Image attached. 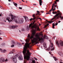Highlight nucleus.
Listing matches in <instances>:
<instances>
[{
	"label": "nucleus",
	"mask_w": 63,
	"mask_h": 63,
	"mask_svg": "<svg viewBox=\"0 0 63 63\" xmlns=\"http://www.w3.org/2000/svg\"><path fill=\"white\" fill-rule=\"evenodd\" d=\"M35 22V21H34L33 23H31L29 25V27L27 26V30H29V29H31L32 34L31 36H30V34H28L27 36V38H28L26 40V43L25 44L24 47H31V46L30 45V44H31V43H29L30 39L33 38L34 36H35L36 30L33 29V28H35V29H39V27L38 26V25L36 23L34 24Z\"/></svg>",
	"instance_id": "nucleus-1"
},
{
	"label": "nucleus",
	"mask_w": 63,
	"mask_h": 63,
	"mask_svg": "<svg viewBox=\"0 0 63 63\" xmlns=\"http://www.w3.org/2000/svg\"><path fill=\"white\" fill-rule=\"evenodd\" d=\"M35 36L36 38H34V37L33 38L31 39L32 44H33L34 43L38 44L39 43V42H40L41 43H43L44 41V39H48V37L46 35H45L44 37L42 36V37H40V35L37 34Z\"/></svg>",
	"instance_id": "nucleus-2"
},
{
	"label": "nucleus",
	"mask_w": 63,
	"mask_h": 63,
	"mask_svg": "<svg viewBox=\"0 0 63 63\" xmlns=\"http://www.w3.org/2000/svg\"><path fill=\"white\" fill-rule=\"evenodd\" d=\"M9 16H11V19H10V17H8L6 19V20H8L9 22H10L11 21H12L13 20L14 21H15L17 23H22L23 22V19H19V18L16 19V16H13L11 13L10 14Z\"/></svg>",
	"instance_id": "nucleus-3"
},
{
	"label": "nucleus",
	"mask_w": 63,
	"mask_h": 63,
	"mask_svg": "<svg viewBox=\"0 0 63 63\" xmlns=\"http://www.w3.org/2000/svg\"><path fill=\"white\" fill-rule=\"evenodd\" d=\"M58 13H57L56 15L54 16V18L52 19L51 20H53L54 19H55L56 20L57 19H58L60 17L61 19H63V17H62V14L61 12H60V11L58 10L57 11Z\"/></svg>",
	"instance_id": "nucleus-4"
},
{
	"label": "nucleus",
	"mask_w": 63,
	"mask_h": 63,
	"mask_svg": "<svg viewBox=\"0 0 63 63\" xmlns=\"http://www.w3.org/2000/svg\"><path fill=\"white\" fill-rule=\"evenodd\" d=\"M56 43L57 45L58 46V47H60V46H62V47H63V42L62 40H61L59 41L60 45L58 41L56 42Z\"/></svg>",
	"instance_id": "nucleus-5"
},
{
	"label": "nucleus",
	"mask_w": 63,
	"mask_h": 63,
	"mask_svg": "<svg viewBox=\"0 0 63 63\" xmlns=\"http://www.w3.org/2000/svg\"><path fill=\"white\" fill-rule=\"evenodd\" d=\"M51 46H49L48 48L47 49V50H49L50 49H51V51H52V50H53L54 49V47H53V48L52 49V48L53 47V45L52 43H51Z\"/></svg>",
	"instance_id": "nucleus-6"
},
{
	"label": "nucleus",
	"mask_w": 63,
	"mask_h": 63,
	"mask_svg": "<svg viewBox=\"0 0 63 63\" xmlns=\"http://www.w3.org/2000/svg\"><path fill=\"white\" fill-rule=\"evenodd\" d=\"M18 57V55L16 54L15 56V57L13 58V61L15 62V63H16L17 62V59H16V57Z\"/></svg>",
	"instance_id": "nucleus-7"
},
{
	"label": "nucleus",
	"mask_w": 63,
	"mask_h": 63,
	"mask_svg": "<svg viewBox=\"0 0 63 63\" xmlns=\"http://www.w3.org/2000/svg\"><path fill=\"white\" fill-rule=\"evenodd\" d=\"M46 21H47L46 22V23L47 25H45V27H44V28H46V27H47L48 25H49V24H47V22H48V23H52V22H53L52 21H49L47 20H46Z\"/></svg>",
	"instance_id": "nucleus-8"
},
{
	"label": "nucleus",
	"mask_w": 63,
	"mask_h": 63,
	"mask_svg": "<svg viewBox=\"0 0 63 63\" xmlns=\"http://www.w3.org/2000/svg\"><path fill=\"white\" fill-rule=\"evenodd\" d=\"M35 16L36 15H35V14H33L32 15L33 17V18H31L30 19V21H31L32 20H34L36 18V17Z\"/></svg>",
	"instance_id": "nucleus-9"
},
{
	"label": "nucleus",
	"mask_w": 63,
	"mask_h": 63,
	"mask_svg": "<svg viewBox=\"0 0 63 63\" xmlns=\"http://www.w3.org/2000/svg\"><path fill=\"white\" fill-rule=\"evenodd\" d=\"M5 61V59L3 58H0V62L2 63L4 62Z\"/></svg>",
	"instance_id": "nucleus-10"
},
{
	"label": "nucleus",
	"mask_w": 63,
	"mask_h": 63,
	"mask_svg": "<svg viewBox=\"0 0 63 63\" xmlns=\"http://www.w3.org/2000/svg\"><path fill=\"white\" fill-rule=\"evenodd\" d=\"M18 27V26H11V29H14L15 28H17Z\"/></svg>",
	"instance_id": "nucleus-11"
},
{
	"label": "nucleus",
	"mask_w": 63,
	"mask_h": 63,
	"mask_svg": "<svg viewBox=\"0 0 63 63\" xmlns=\"http://www.w3.org/2000/svg\"><path fill=\"white\" fill-rule=\"evenodd\" d=\"M0 50H1L2 52L5 53L6 51V50L4 49L3 50H2V49L0 48Z\"/></svg>",
	"instance_id": "nucleus-12"
},
{
	"label": "nucleus",
	"mask_w": 63,
	"mask_h": 63,
	"mask_svg": "<svg viewBox=\"0 0 63 63\" xmlns=\"http://www.w3.org/2000/svg\"><path fill=\"white\" fill-rule=\"evenodd\" d=\"M18 59L20 60H23V58H22V56H21L18 57Z\"/></svg>",
	"instance_id": "nucleus-13"
},
{
	"label": "nucleus",
	"mask_w": 63,
	"mask_h": 63,
	"mask_svg": "<svg viewBox=\"0 0 63 63\" xmlns=\"http://www.w3.org/2000/svg\"><path fill=\"white\" fill-rule=\"evenodd\" d=\"M37 13L36 14V16H38V15L39 16H41V15L40 14V12L39 11H37Z\"/></svg>",
	"instance_id": "nucleus-14"
},
{
	"label": "nucleus",
	"mask_w": 63,
	"mask_h": 63,
	"mask_svg": "<svg viewBox=\"0 0 63 63\" xmlns=\"http://www.w3.org/2000/svg\"><path fill=\"white\" fill-rule=\"evenodd\" d=\"M58 53L59 55H61V56H63V53H62V52H58Z\"/></svg>",
	"instance_id": "nucleus-15"
},
{
	"label": "nucleus",
	"mask_w": 63,
	"mask_h": 63,
	"mask_svg": "<svg viewBox=\"0 0 63 63\" xmlns=\"http://www.w3.org/2000/svg\"><path fill=\"white\" fill-rule=\"evenodd\" d=\"M39 3L40 6L42 5V0H39Z\"/></svg>",
	"instance_id": "nucleus-16"
},
{
	"label": "nucleus",
	"mask_w": 63,
	"mask_h": 63,
	"mask_svg": "<svg viewBox=\"0 0 63 63\" xmlns=\"http://www.w3.org/2000/svg\"><path fill=\"white\" fill-rule=\"evenodd\" d=\"M43 46L46 48L47 47V44L45 43H44L43 44Z\"/></svg>",
	"instance_id": "nucleus-17"
},
{
	"label": "nucleus",
	"mask_w": 63,
	"mask_h": 63,
	"mask_svg": "<svg viewBox=\"0 0 63 63\" xmlns=\"http://www.w3.org/2000/svg\"><path fill=\"white\" fill-rule=\"evenodd\" d=\"M11 44H13V45H15V44H16V43L13 40L11 42Z\"/></svg>",
	"instance_id": "nucleus-18"
},
{
	"label": "nucleus",
	"mask_w": 63,
	"mask_h": 63,
	"mask_svg": "<svg viewBox=\"0 0 63 63\" xmlns=\"http://www.w3.org/2000/svg\"><path fill=\"white\" fill-rule=\"evenodd\" d=\"M52 25L53 26L52 27V28H54V26H55V24L54 23H53L52 24Z\"/></svg>",
	"instance_id": "nucleus-19"
},
{
	"label": "nucleus",
	"mask_w": 63,
	"mask_h": 63,
	"mask_svg": "<svg viewBox=\"0 0 63 63\" xmlns=\"http://www.w3.org/2000/svg\"><path fill=\"white\" fill-rule=\"evenodd\" d=\"M13 3H14V5H15V6L16 7H17V3H15V2H13Z\"/></svg>",
	"instance_id": "nucleus-20"
},
{
	"label": "nucleus",
	"mask_w": 63,
	"mask_h": 63,
	"mask_svg": "<svg viewBox=\"0 0 63 63\" xmlns=\"http://www.w3.org/2000/svg\"><path fill=\"white\" fill-rule=\"evenodd\" d=\"M53 14H57V13L56 11L54 12L53 11L52 12Z\"/></svg>",
	"instance_id": "nucleus-21"
},
{
	"label": "nucleus",
	"mask_w": 63,
	"mask_h": 63,
	"mask_svg": "<svg viewBox=\"0 0 63 63\" xmlns=\"http://www.w3.org/2000/svg\"><path fill=\"white\" fill-rule=\"evenodd\" d=\"M53 58H54V60H55V61H57V59L56 58V57H53Z\"/></svg>",
	"instance_id": "nucleus-22"
},
{
	"label": "nucleus",
	"mask_w": 63,
	"mask_h": 63,
	"mask_svg": "<svg viewBox=\"0 0 63 63\" xmlns=\"http://www.w3.org/2000/svg\"><path fill=\"white\" fill-rule=\"evenodd\" d=\"M17 45L18 46H21V44H20V43H19V42L17 43Z\"/></svg>",
	"instance_id": "nucleus-23"
},
{
	"label": "nucleus",
	"mask_w": 63,
	"mask_h": 63,
	"mask_svg": "<svg viewBox=\"0 0 63 63\" xmlns=\"http://www.w3.org/2000/svg\"><path fill=\"white\" fill-rule=\"evenodd\" d=\"M21 31H25V29L23 28L21 29Z\"/></svg>",
	"instance_id": "nucleus-24"
},
{
	"label": "nucleus",
	"mask_w": 63,
	"mask_h": 63,
	"mask_svg": "<svg viewBox=\"0 0 63 63\" xmlns=\"http://www.w3.org/2000/svg\"><path fill=\"white\" fill-rule=\"evenodd\" d=\"M32 63H36V62H35V60H32Z\"/></svg>",
	"instance_id": "nucleus-25"
},
{
	"label": "nucleus",
	"mask_w": 63,
	"mask_h": 63,
	"mask_svg": "<svg viewBox=\"0 0 63 63\" xmlns=\"http://www.w3.org/2000/svg\"><path fill=\"white\" fill-rule=\"evenodd\" d=\"M24 17L26 20V19H27V20H28V17H27L26 16H25Z\"/></svg>",
	"instance_id": "nucleus-26"
},
{
	"label": "nucleus",
	"mask_w": 63,
	"mask_h": 63,
	"mask_svg": "<svg viewBox=\"0 0 63 63\" xmlns=\"http://www.w3.org/2000/svg\"><path fill=\"white\" fill-rule=\"evenodd\" d=\"M12 52L14 53V52H15V50H14V49H12Z\"/></svg>",
	"instance_id": "nucleus-27"
},
{
	"label": "nucleus",
	"mask_w": 63,
	"mask_h": 63,
	"mask_svg": "<svg viewBox=\"0 0 63 63\" xmlns=\"http://www.w3.org/2000/svg\"><path fill=\"white\" fill-rule=\"evenodd\" d=\"M54 8V7H53V6H52V8H51V9L52 10H53V9Z\"/></svg>",
	"instance_id": "nucleus-28"
},
{
	"label": "nucleus",
	"mask_w": 63,
	"mask_h": 63,
	"mask_svg": "<svg viewBox=\"0 0 63 63\" xmlns=\"http://www.w3.org/2000/svg\"><path fill=\"white\" fill-rule=\"evenodd\" d=\"M11 53H13L12 51H11L9 53V54H11Z\"/></svg>",
	"instance_id": "nucleus-29"
},
{
	"label": "nucleus",
	"mask_w": 63,
	"mask_h": 63,
	"mask_svg": "<svg viewBox=\"0 0 63 63\" xmlns=\"http://www.w3.org/2000/svg\"><path fill=\"white\" fill-rule=\"evenodd\" d=\"M34 59L35 60H37V58H36L35 57H34Z\"/></svg>",
	"instance_id": "nucleus-30"
},
{
	"label": "nucleus",
	"mask_w": 63,
	"mask_h": 63,
	"mask_svg": "<svg viewBox=\"0 0 63 63\" xmlns=\"http://www.w3.org/2000/svg\"><path fill=\"white\" fill-rule=\"evenodd\" d=\"M11 47H14V45H11Z\"/></svg>",
	"instance_id": "nucleus-31"
},
{
	"label": "nucleus",
	"mask_w": 63,
	"mask_h": 63,
	"mask_svg": "<svg viewBox=\"0 0 63 63\" xmlns=\"http://www.w3.org/2000/svg\"><path fill=\"white\" fill-rule=\"evenodd\" d=\"M19 9H22V8L21 7H19Z\"/></svg>",
	"instance_id": "nucleus-32"
},
{
	"label": "nucleus",
	"mask_w": 63,
	"mask_h": 63,
	"mask_svg": "<svg viewBox=\"0 0 63 63\" xmlns=\"http://www.w3.org/2000/svg\"><path fill=\"white\" fill-rule=\"evenodd\" d=\"M38 19H40V20H42V19L41 18H39Z\"/></svg>",
	"instance_id": "nucleus-33"
},
{
	"label": "nucleus",
	"mask_w": 63,
	"mask_h": 63,
	"mask_svg": "<svg viewBox=\"0 0 63 63\" xmlns=\"http://www.w3.org/2000/svg\"><path fill=\"white\" fill-rule=\"evenodd\" d=\"M55 7H57V8H58V6H57V5H56L55 6Z\"/></svg>",
	"instance_id": "nucleus-34"
},
{
	"label": "nucleus",
	"mask_w": 63,
	"mask_h": 63,
	"mask_svg": "<svg viewBox=\"0 0 63 63\" xmlns=\"http://www.w3.org/2000/svg\"><path fill=\"white\" fill-rule=\"evenodd\" d=\"M57 24H58V23H56L55 24V25H57Z\"/></svg>",
	"instance_id": "nucleus-35"
},
{
	"label": "nucleus",
	"mask_w": 63,
	"mask_h": 63,
	"mask_svg": "<svg viewBox=\"0 0 63 63\" xmlns=\"http://www.w3.org/2000/svg\"><path fill=\"white\" fill-rule=\"evenodd\" d=\"M5 61H8V59H6L5 60Z\"/></svg>",
	"instance_id": "nucleus-36"
},
{
	"label": "nucleus",
	"mask_w": 63,
	"mask_h": 63,
	"mask_svg": "<svg viewBox=\"0 0 63 63\" xmlns=\"http://www.w3.org/2000/svg\"><path fill=\"white\" fill-rule=\"evenodd\" d=\"M51 13H46V14H50Z\"/></svg>",
	"instance_id": "nucleus-37"
},
{
	"label": "nucleus",
	"mask_w": 63,
	"mask_h": 63,
	"mask_svg": "<svg viewBox=\"0 0 63 63\" xmlns=\"http://www.w3.org/2000/svg\"><path fill=\"white\" fill-rule=\"evenodd\" d=\"M52 6H55V3H53V4Z\"/></svg>",
	"instance_id": "nucleus-38"
},
{
	"label": "nucleus",
	"mask_w": 63,
	"mask_h": 63,
	"mask_svg": "<svg viewBox=\"0 0 63 63\" xmlns=\"http://www.w3.org/2000/svg\"><path fill=\"white\" fill-rule=\"evenodd\" d=\"M39 16H37V18H37V19H38V17Z\"/></svg>",
	"instance_id": "nucleus-39"
},
{
	"label": "nucleus",
	"mask_w": 63,
	"mask_h": 63,
	"mask_svg": "<svg viewBox=\"0 0 63 63\" xmlns=\"http://www.w3.org/2000/svg\"><path fill=\"white\" fill-rule=\"evenodd\" d=\"M52 11H55V9H52Z\"/></svg>",
	"instance_id": "nucleus-40"
},
{
	"label": "nucleus",
	"mask_w": 63,
	"mask_h": 63,
	"mask_svg": "<svg viewBox=\"0 0 63 63\" xmlns=\"http://www.w3.org/2000/svg\"><path fill=\"white\" fill-rule=\"evenodd\" d=\"M55 36H54L53 37V39L54 40L55 39Z\"/></svg>",
	"instance_id": "nucleus-41"
},
{
	"label": "nucleus",
	"mask_w": 63,
	"mask_h": 63,
	"mask_svg": "<svg viewBox=\"0 0 63 63\" xmlns=\"http://www.w3.org/2000/svg\"><path fill=\"white\" fill-rule=\"evenodd\" d=\"M59 0H56V2H58Z\"/></svg>",
	"instance_id": "nucleus-42"
},
{
	"label": "nucleus",
	"mask_w": 63,
	"mask_h": 63,
	"mask_svg": "<svg viewBox=\"0 0 63 63\" xmlns=\"http://www.w3.org/2000/svg\"><path fill=\"white\" fill-rule=\"evenodd\" d=\"M33 5H34V6H35V5H36V4H33Z\"/></svg>",
	"instance_id": "nucleus-43"
},
{
	"label": "nucleus",
	"mask_w": 63,
	"mask_h": 63,
	"mask_svg": "<svg viewBox=\"0 0 63 63\" xmlns=\"http://www.w3.org/2000/svg\"><path fill=\"white\" fill-rule=\"evenodd\" d=\"M60 22H61V21H58V23H60Z\"/></svg>",
	"instance_id": "nucleus-44"
},
{
	"label": "nucleus",
	"mask_w": 63,
	"mask_h": 63,
	"mask_svg": "<svg viewBox=\"0 0 63 63\" xmlns=\"http://www.w3.org/2000/svg\"><path fill=\"white\" fill-rule=\"evenodd\" d=\"M52 9H51L49 11V12H51V11H52Z\"/></svg>",
	"instance_id": "nucleus-45"
},
{
	"label": "nucleus",
	"mask_w": 63,
	"mask_h": 63,
	"mask_svg": "<svg viewBox=\"0 0 63 63\" xmlns=\"http://www.w3.org/2000/svg\"><path fill=\"white\" fill-rule=\"evenodd\" d=\"M0 7L1 8H2V7L1 5H0Z\"/></svg>",
	"instance_id": "nucleus-46"
},
{
	"label": "nucleus",
	"mask_w": 63,
	"mask_h": 63,
	"mask_svg": "<svg viewBox=\"0 0 63 63\" xmlns=\"http://www.w3.org/2000/svg\"><path fill=\"white\" fill-rule=\"evenodd\" d=\"M55 4H57V3H56V2H55V3H54Z\"/></svg>",
	"instance_id": "nucleus-47"
},
{
	"label": "nucleus",
	"mask_w": 63,
	"mask_h": 63,
	"mask_svg": "<svg viewBox=\"0 0 63 63\" xmlns=\"http://www.w3.org/2000/svg\"><path fill=\"white\" fill-rule=\"evenodd\" d=\"M8 1L9 2H11V0H8Z\"/></svg>",
	"instance_id": "nucleus-48"
},
{
	"label": "nucleus",
	"mask_w": 63,
	"mask_h": 63,
	"mask_svg": "<svg viewBox=\"0 0 63 63\" xmlns=\"http://www.w3.org/2000/svg\"><path fill=\"white\" fill-rule=\"evenodd\" d=\"M19 3H21V2L20 1V2H19Z\"/></svg>",
	"instance_id": "nucleus-49"
},
{
	"label": "nucleus",
	"mask_w": 63,
	"mask_h": 63,
	"mask_svg": "<svg viewBox=\"0 0 63 63\" xmlns=\"http://www.w3.org/2000/svg\"><path fill=\"white\" fill-rule=\"evenodd\" d=\"M49 41V42H50H50H51V40H50Z\"/></svg>",
	"instance_id": "nucleus-50"
},
{
	"label": "nucleus",
	"mask_w": 63,
	"mask_h": 63,
	"mask_svg": "<svg viewBox=\"0 0 63 63\" xmlns=\"http://www.w3.org/2000/svg\"><path fill=\"white\" fill-rule=\"evenodd\" d=\"M22 1V2H25L24 1H23V0H21Z\"/></svg>",
	"instance_id": "nucleus-51"
},
{
	"label": "nucleus",
	"mask_w": 63,
	"mask_h": 63,
	"mask_svg": "<svg viewBox=\"0 0 63 63\" xmlns=\"http://www.w3.org/2000/svg\"><path fill=\"white\" fill-rule=\"evenodd\" d=\"M41 13H44V12H42V11H41Z\"/></svg>",
	"instance_id": "nucleus-52"
},
{
	"label": "nucleus",
	"mask_w": 63,
	"mask_h": 63,
	"mask_svg": "<svg viewBox=\"0 0 63 63\" xmlns=\"http://www.w3.org/2000/svg\"><path fill=\"white\" fill-rule=\"evenodd\" d=\"M0 40H2V38H0Z\"/></svg>",
	"instance_id": "nucleus-53"
},
{
	"label": "nucleus",
	"mask_w": 63,
	"mask_h": 63,
	"mask_svg": "<svg viewBox=\"0 0 63 63\" xmlns=\"http://www.w3.org/2000/svg\"><path fill=\"white\" fill-rule=\"evenodd\" d=\"M41 25V24H39V25Z\"/></svg>",
	"instance_id": "nucleus-54"
},
{
	"label": "nucleus",
	"mask_w": 63,
	"mask_h": 63,
	"mask_svg": "<svg viewBox=\"0 0 63 63\" xmlns=\"http://www.w3.org/2000/svg\"><path fill=\"white\" fill-rule=\"evenodd\" d=\"M8 5H10V3H9Z\"/></svg>",
	"instance_id": "nucleus-55"
},
{
	"label": "nucleus",
	"mask_w": 63,
	"mask_h": 63,
	"mask_svg": "<svg viewBox=\"0 0 63 63\" xmlns=\"http://www.w3.org/2000/svg\"><path fill=\"white\" fill-rule=\"evenodd\" d=\"M49 54H50L51 53L50 52H49Z\"/></svg>",
	"instance_id": "nucleus-56"
},
{
	"label": "nucleus",
	"mask_w": 63,
	"mask_h": 63,
	"mask_svg": "<svg viewBox=\"0 0 63 63\" xmlns=\"http://www.w3.org/2000/svg\"><path fill=\"white\" fill-rule=\"evenodd\" d=\"M22 44H23V45H24V43H22Z\"/></svg>",
	"instance_id": "nucleus-57"
},
{
	"label": "nucleus",
	"mask_w": 63,
	"mask_h": 63,
	"mask_svg": "<svg viewBox=\"0 0 63 63\" xmlns=\"http://www.w3.org/2000/svg\"><path fill=\"white\" fill-rule=\"evenodd\" d=\"M0 16H1V14H0Z\"/></svg>",
	"instance_id": "nucleus-58"
},
{
	"label": "nucleus",
	"mask_w": 63,
	"mask_h": 63,
	"mask_svg": "<svg viewBox=\"0 0 63 63\" xmlns=\"http://www.w3.org/2000/svg\"><path fill=\"white\" fill-rule=\"evenodd\" d=\"M60 63H63V62H60Z\"/></svg>",
	"instance_id": "nucleus-59"
},
{
	"label": "nucleus",
	"mask_w": 63,
	"mask_h": 63,
	"mask_svg": "<svg viewBox=\"0 0 63 63\" xmlns=\"http://www.w3.org/2000/svg\"><path fill=\"white\" fill-rule=\"evenodd\" d=\"M1 33L0 32V35H1Z\"/></svg>",
	"instance_id": "nucleus-60"
},
{
	"label": "nucleus",
	"mask_w": 63,
	"mask_h": 63,
	"mask_svg": "<svg viewBox=\"0 0 63 63\" xmlns=\"http://www.w3.org/2000/svg\"><path fill=\"white\" fill-rule=\"evenodd\" d=\"M55 7H55V8L54 9H55Z\"/></svg>",
	"instance_id": "nucleus-61"
},
{
	"label": "nucleus",
	"mask_w": 63,
	"mask_h": 63,
	"mask_svg": "<svg viewBox=\"0 0 63 63\" xmlns=\"http://www.w3.org/2000/svg\"><path fill=\"white\" fill-rule=\"evenodd\" d=\"M20 32V31H19Z\"/></svg>",
	"instance_id": "nucleus-62"
},
{
	"label": "nucleus",
	"mask_w": 63,
	"mask_h": 63,
	"mask_svg": "<svg viewBox=\"0 0 63 63\" xmlns=\"http://www.w3.org/2000/svg\"><path fill=\"white\" fill-rule=\"evenodd\" d=\"M5 22H6V21H5Z\"/></svg>",
	"instance_id": "nucleus-63"
},
{
	"label": "nucleus",
	"mask_w": 63,
	"mask_h": 63,
	"mask_svg": "<svg viewBox=\"0 0 63 63\" xmlns=\"http://www.w3.org/2000/svg\"><path fill=\"white\" fill-rule=\"evenodd\" d=\"M26 3H27V1L26 2Z\"/></svg>",
	"instance_id": "nucleus-64"
}]
</instances>
